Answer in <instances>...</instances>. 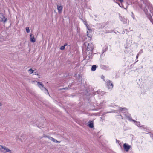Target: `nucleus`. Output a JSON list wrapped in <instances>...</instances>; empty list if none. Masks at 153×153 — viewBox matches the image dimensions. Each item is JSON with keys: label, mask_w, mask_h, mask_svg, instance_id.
I'll return each mask as SVG.
<instances>
[{"label": "nucleus", "mask_w": 153, "mask_h": 153, "mask_svg": "<svg viewBox=\"0 0 153 153\" xmlns=\"http://www.w3.org/2000/svg\"><path fill=\"white\" fill-rule=\"evenodd\" d=\"M143 3L145 5L143 10L153 24V7L148 0H143Z\"/></svg>", "instance_id": "1"}, {"label": "nucleus", "mask_w": 153, "mask_h": 153, "mask_svg": "<svg viewBox=\"0 0 153 153\" xmlns=\"http://www.w3.org/2000/svg\"><path fill=\"white\" fill-rule=\"evenodd\" d=\"M37 85L45 94L49 95V93L48 92L47 89L44 87V85L42 84L41 82H37Z\"/></svg>", "instance_id": "2"}, {"label": "nucleus", "mask_w": 153, "mask_h": 153, "mask_svg": "<svg viewBox=\"0 0 153 153\" xmlns=\"http://www.w3.org/2000/svg\"><path fill=\"white\" fill-rule=\"evenodd\" d=\"M126 118L130 121H132L136 123V125L140 127V123L139 122H137L135 120L132 119L131 117V115L130 114H125Z\"/></svg>", "instance_id": "3"}, {"label": "nucleus", "mask_w": 153, "mask_h": 153, "mask_svg": "<svg viewBox=\"0 0 153 153\" xmlns=\"http://www.w3.org/2000/svg\"><path fill=\"white\" fill-rule=\"evenodd\" d=\"M0 150L2 152L4 153L7 152L11 153V151L8 148L5 147L2 145H0Z\"/></svg>", "instance_id": "4"}, {"label": "nucleus", "mask_w": 153, "mask_h": 153, "mask_svg": "<svg viewBox=\"0 0 153 153\" xmlns=\"http://www.w3.org/2000/svg\"><path fill=\"white\" fill-rule=\"evenodd\" d=\"M94 45L92 43H88L87 50L88 51H89V52L93 53V50L94 49Z\"/></svg>", "instance_id": "5"}, {"label": "nucleus", "mask_w": 153, "mask_h": 153, "mask_svg": "<svg viewBox=\"0 0 153 153\" xmlns=\"http://www.w3.org/2000/svg\"><path fill=\"white\" fill-rule=\"evenodd\" d=\"M106 86L108 89L111 90L113 88V86L112 82L110 80H108L107 81Z\"/></svg>", "instance_id": "6"}, {"label": "nucleus", "mask_w": 153, "mask_h": 153, "mask_svg": "<svg viewBox=\"0 0 153 153\" xmlns=\"http://www.w3.org/2000/svg\"><path fill=\"white\" fill-rule=\"evenodd\" d=\"M90 95V93L87 90H85L83 92V97L86 99L89 98Z\"/></svg>", "instance_id": "7"}, {"label": "nucleus", "mask_w": 153, "mask_h": 153, "mask_svg": "<svg viewBox=\"0 0 153 153\" xmlns=\"http://www.w3.org/2000/svg\"><path fill=\"white\" fill-rule=\"evenodd\" d=\"M93 53H91V52H89V53L87 55L86 58H87V59L89 60V61H91V60L93 58L92 56L93 55Z\"/></svg>", "instance_id": "8"}, {"label": "nucleus", "mask_w": 153, "mask_h": 153, "mask_svg": "<svg viewBox=\"0 0 153 153\" xmlns=\"http://www.w3.org/2000/svg\"><path fill=\"white\" fill-rule=\"evenodd\" d=\"M7 21L6 18L2 13H0V21L4 22Z\"/></svg>", "instance_id": "9"}, {"label": "nucleus", "mask_w": 153, "mask_h": 153, "mask_svg": "<svg viewBox=\"0 0 153 153\" xmlns=\"http://www.w3.org/2000/svg\"><path fill=\"white\" fill-rule=\"evenodd\" d=\"M123 147L124 150L126 152L128 151L131 148V146L129 145L126 143L124 144L123 145Z\"/></svg>", "instance_id": "10"}, {"label": "nucleus", "mask_w": 153, "mask_h": 153, "mask_svg": "<svg viewBox=\"0 0 153 153\" xmlns=\"http://www.w3.org/2000/svg\"><path fill=\"white\" fill-rule=\"evenodd\" d=\"M87 27V28L88 29V30L87 32V36L89 38H91V35H89L88 33L91 32L92 31V30L88 26V25H87V26H86Z\"/></svg>", "instance_id": "11"}, {"label": "nucleus", "mask_w": 153, "mask_h": 153, "mask_svg": "<svg viewBox=\"0 0 153 153\" xmlns=\"http://www.w3.org/2000/svg\"><path fill=\"white\" fill-rule=\"evenodd\" d=\"M128 110V109L124 107H120V111H121V112H122V113H124V114L125 115V114H129V113H126V111Z\"/></svg>", "instance_id": "12"}, {"label": "nucleus", "mask_w": 153, "mask_h": 153, "mask_svg": "<svg viewBox=\"0 0 153 153\" xmlns=\"http://www.w3.org/2000/svg\"><path fill=\"white\" fill-rule=\"evenodd\" d=\"M57 9L59 13L60 14L62 12L63 7L61 5H57Z\"/></svg>", "instance_id": "13"}, {"label": "nucleus", "mask_w": 153, "mask_h": 153, "mask_svg": "<svg viewBox=\"0 0 153 153\" xmlns=\"http://www.w3.org/2000/svg\"><path fill=\"white\" fill-rule=\"evenodd\" d=\"M48 137L50 140H51L52 141L56 143H59L60 142V141H58L57 140H56L54 138L50 137V136H48Z\"/></svg>", "instance_id": "14"}, {"label": "nucleus", "mask_w": 153, "mask_h": 153, "mask_svg": "<svg viewBox=\"0 0 153 153\" xmlns=\"http://www.w3.org/2000/svg\"><path fill=\"white\" fill-rule=\"evenodd\" d=\"M101 69L106 70H110V68L108 66L105 65H102L101 66Z\"/></svg>", "instance_id": "15"}, {"label": "nucleus", "mask_w": 153, "mask_h": 153, "mask_svg": "<svg viewBox=\"0 0 153 153\" xmlns=\"http://www.w3.org/2000/svg\"><path fill=\"white\" fill-rule=\"evenodd\" d=\"M32 34H30V40L31 42L33 43L36 40L34 37L32 36Z\"/></svg>", "instance_id": "16"}, {"label": "nucleus", "mask_w": 153, "mask_h": 153, "mask_svg": "<svg viewBox=\"0 0 153 153\" xmlns=\"http://www.w3.org/2000/svg\"><path fill=\"white\" fill-rule=\"evenodd\" d=\"M88 123H89L88 124L89 127L91 128H92L94 127L93 125V122L92 121H89Z\"/></svg>", "instance_id": "17"}, {"label": "nucleus", "mask_w": 153, "mask_h": 153, "mask_svg": "<svg viewBox=\"0 0 153 153\" xmlns=\"http://www.w3.org/2000/svg\"><path fill=\"white\" fill-rule=\"evenodd\" d=\"M104 103V102H102L100 103H97V105L98 107L100 109L102 108Z\"/></svg>", "instance_id": "18"}, {"label": "nucleus", "mask_w": 153, "mask_h": 153, "mask_svg": "<svg viewBox=\"0 0 153 153\" xmlns=\"http://www.w3.org/2000/svg\"><path fill=\"white\" fill-rule=\"evenodd\" d=\"M108 48V47L107 46H105V48H103L102 49V55H103V54H105V53H104L107 51Z\"/></svg>", "instance_id": "19"}, {"label": "nucleus", "mask_w": 153, "mask_h": 153, "mask_svg": "<svg viewBox=\"0 0 153 153\" xmlns=\"http://www.w3.org/2000/svg\"><path fill=\"white\" fill-rule=\"evenodd\" d=\"M97 66L95 65H93L91 68V70L93 71H95L97 68Z\"/></svg>", "instance_id": "20"}, {"label": "nucleus", "mask_w": 153, "mask_h": 153, "mask_svg": "<svg viewBox=\"0 0 153 153\" xmlns=\"http://www.w3.org/2000/svg\"><path fill=\"white\" fill-rule=\"evenodd\" d=\"M80 19H81V20H82V21L83 22V23L86 25V26H87V25H88V24H87V21H86V20L85 19H83V18H80Z\"/></svg>", "instance_id": "21"}, {"label": "nucleus", "mask_w": 153, "mask_h": 153, "mask_svg": "<svg viewBox=\"0 0 153 153\" xmlns=\"http://www.w3.org/2000/svg\"><path fill=\"white\" fill-rule=\"evenodd\" d=\"M28 71L30 73V74H31L33 73L34 71L32 69L30 68L28 70Z\"/></svg>", "instance_id": "22"}, {"label": "nucleus", "mask_w": 153, "mask_h": 153, "mask_svg": "<svg viewBox=\"0 0 153 153\" xmlns=\"http://www.w3.org/2000/svg\"><path fill=\"white\" fill-rule=\"evenodd\" d=\"M26 30L27 32L28 33L30 32V30L28 27H26Z\"/></svg>", "instance_id": "23"}, {"label": "nucleus", "mask_w": 153, "mask_h": 153, "mask_svg": "<svg viewBox=\"0 0 153 153\" xmlns=\"http://www.w3.org/2000/svg\"><path fill=\"white\" fill-rule=\"evenodd\" d=\"M116 113L118 114H120L121 113V111H120V107L119 108L118 110H116Z\"/></svg>", "instance_id": "24"}, {"label": "nucleus", "mask_w": 153, "mask_h": 153, "mask_svg": "<svg viewBox=\"0 0 153 153\" xmlns=\"http://www.w3.org/2000/svg\"><path fill=\"white\" fill-rule=\"evenodd\" d=\"M92 93L94 95H95L96 94H99V92L98 91H96L93 92H92Z\"/></svg>", "instance_id": "25"}, {"label": "nucleus", "mask_w": 153, "mask_h": 153, "mask_svg": "<svg viewBox=\"0 0 153 153\" xmlns=\"http://www.w3.org/2000/svg\"><path fill=\"white\" fill-rule=\"evenodd\" d=\"M65 47H64V46L63 45V46H61L60 47V49L61 50H64L65 49Z\"/></svg>", "instance_id": "26"}, {"label": "nucleus", "mask_w": 153, "mask_h": 153, "mask_svg": "<svg viewBox=\"0 0 153 153\" xmlns=\"http://www.w3.org/2000/svg\"><path fill=\"white\" fill-rule=\"evenodd\" d=\"M69 88H70L69 87V86H68V87L63 88V90L68 89H69Z\"/></svg>", "instance_id": "27"}, {"label": "nucleus", "mask_w": 153, "mask_h": 153, "mask_svg": "<svg viewBox=\"0 0 153 153\" xmlns=\"http://www.w3.org/2000/svg\"><path fill=\"white\" fill-rule=\"evenodd\" d=\"M114 31L113 30H111V31H108V32H107L106 33H112V32H114Z\"/></svg>", "instance_id": "28"}, {"label": "nucleus", "mask_w": 153, "mask_h": 153, "mask_svg": "<svg viewBox=\"0 0 153 153\" xmlns=\"http://www.w3.org/2000/svg\"><path fill=\"white\" fill-rule=\"evenodd\" d=\"M118 4L119 5L120 7H122V6H123V5L122 4H121V5H120V4H119V3H118Z\"/></svg>", "instance_id": "29"}, {"label": "nucleus", "mask_w": 153, "mask_h": 153, "mask_svg": "<svg viewBox=\"0 0 153 153\" xmlns=\"http://www.w3.org/2000/svg\"><path fill=\"white\" fill-rule=\"evenodd\" d=\"M150 136L153 139V134H151L150 135Z\"/></svg>", "instance_id": "30"}, {"label": "nucleus", "mask_w": 153, "mask_h": 153, "mask_svg": "<svg viewBox=\"0 0 153 153\" xmlns=\"http://www.w3.org/2000/svg\"><path fill=\"white\" fill-rule=\"evenodd\" d=\"M121 3H122L123 2V0H118Z\"/></svg>", "instance_id": "31"}, {"label": "nucleus", "mask_w": 153, "mask_h": 153, "mask_svg": "<svg viewBox=\"0 0 153 153\" xmlns=\"http://www.w3.org/2000/svg\"><path fill=\"white\" fill-rule=\"evenodd\" d=\"M104 78H105V77L103 75H102L101 76V78L102 79H103L104 81Z\"/></svg>", "instance_id": "32"}, {"label": "nucleus", "mask_w": 153, "mask_h": 153, "mask_svg": "<svg viewBox=\"0 0 153 153\" xmlns=\"http://www.w3.org/2000/svg\"><path fill=\"white\" fill-rule=\"evenodd\" d=\"M116 110H113V111L111 112H113V113H116ZM111 112H108V113H111ZM108 112H107V113H108Z\"/></svg>", "instance_id": "33"}, {"label": "nucleus", "mask_w": 153, "mask_h": 153, "mask_svg": "<svg viewBox=\"0 0 153 153\" xmlns=\"http://www.w3.org/2000/svg\"><path fill=\"white\" fill-rule=\"evenodd\" d=\"M68 45V44L67 43H65L64 44V47H65L66 46H67Z\"/></svg>", "instance_id": "34"}, {"label": "nucleus", "mask_w": 153, "mask_h": 153, "mask_svg": "<svg viewBox=\"0 0 153 153\" xmlns=\"http://www.w3.org/2000/svg\"><path fill=\"white\" fill-rule=\"evenodd\" d=\"M139 53H138V54H137V56H136V59H137L138 58V56H139Z\"/></svg>", "instance_id": "35"}, {"label": "nucleus", "mask_w": 153, "mask_h": 153, "mask_svg": "<svg viewBox=\"0 0 153 153\" xmlns=\"http://www.w3.org/2000/svg\"><path fill=\"white\" fill-rule=\"evenodd\" d=\"M34 74L35 75H38V73L37 72H34Z\"/></svg>", "instance_id": "36"}, {"label": "nucleus", "mask_w": 153, "mask_h": 153, "mask_svg": "<svg viewBox=\"0 0 153 153\" xmlns=\"http://www.w3.org/2000/svg\"><path fill=\"white\" fill-rule=\"evenodd\" d=\"M119 116H121L122 119H123V117L121 115V114L119 115Z\"/></svg>", "instance_id": "37"}, {"label": "nucleus", "mask_w": 153, "mask_h": 153, "mask_svg": "<svg viewBox=\"0 0 153 153\" xmlns=\"http://www.w3.org/2000/svg\"><path fill=\"white\" fill-rule=\"evenodd\" d=\"M142 51H142V50H140V52H139V53H142Z\"/></svg>", "instance_id": "38"}, {"label": "nucleus", "mask_w": 153, "mask_h": 153, "mask_svg": "<svg viewBox=\"0 0 153 153\" xmlns=\"http://www.w3.org/2000/svg\"><path fill=\"white\" fill-rule=\"evenodd\" d=\"M113 1L114 2L117 3H118L117 2L115 1V0H113Z\"/></svg>", "instance_id": "39"}, {"label": "nucleus", "mask_w": 153, "mask_h": 153, "mask_svg": "<svg viewBox=\"0 0 153 153\" xmlns=\"http://www.w3.org/2000/svg\"><path fill=\"white\" fill-rule=\"evenodd\" d=\"M63 90V88H60L59 89V90Z\"/></svg>", "instance_id": "40"}, {"label": "nucleus", "mask_w": 153, "mask_h": 153, "mask_svg": "<svg viewBox=\"0 0 153 153\" xmlns=\"http://www.w3.org/2000/svg\"><path fill=\"white\" fill-rule=\"evenodd\" d=\"M2 105V104L1 102H0V106Z\"/></svg>", "instance_id": "41"}, {"label": "nucleus", "mask_w": 153, "mask_h": 153, "mask_svg": "<svg viewBox=\"0 0 153 153\" xmlns=\"http://www.w3.org/2000/svg\"><path fill=\"white\" fill-rule=\"evenodd\" d=\"M125 33V32L124 31H123L122 32V33L124 34Z\"/></svg>", "instance_id": "42"}, {"label": "nucleus", "mask_w": 153, "mask_h": 153, "mask_svg": "<svg viewBox=\"0 0 153 153\" xmlns=\"http://www.w3.org/2000/svg\"><path fill=\"white\" fill-rule=\"evenodd\" d=\"M141 34H140V35H139V37H140L141 36Z\"/></svg>", "instance_id": "43"}, {"label": "nucleus", "mask_w": 153, "mask_h": 153, "mask_svg": "<svg viewBox=\"0 0 153 153\" xmlns=\"http://www.w3.org/2000/svg\"><path fill=\"white\" fill-rule=\"evenodd\" d=\"M101 24V23H99V25H100Z\"/></svg>", "instance_id": "44"}, {"label": "nucleus", "mask_w": 153, "mask_h": 153, "mask_svg": "<svg viewBox=\"0 0 153 153\" xmlns=\"http://www.w3.org/2000/svg\"><path fill=\"white\" fill-rule=\"evenodd\" d=\"M114 32L115 33V34H116V33L115 32Z\"/></svg>", "instance_id": "45"}, {"label": "nucleus", "mask_w": 153, "mask_h": 153, "mask_svg": "<svg viewBox=\"0 0 153 153\" xmlns=\"http://www.w3.org/2000/svg\"><path fill=\"white\" fill-rule=\"evenodd\" d=\"M72 97H74V96L73 95H72Z\"/></svg>", "instance_id": "46"}]
</instances>
